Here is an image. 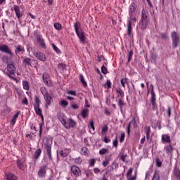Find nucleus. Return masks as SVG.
<instances>
[{
	"mask_svg": "<svg viewBox=\"0 0 180 180\" xmlns=\"http://www.w3.org/2000/svg\"><path fill=\"white\" fill-rule=\"evenodd\" d=\"M44 154L49 161H53V155L51 154V148L53 147V138L50 136L44 139Z\"/></svg>",
	"mask_w": 180,
	"mask_h": 180,
	"instance_id": "obj_1",
	"label": "nucleus"
},
{
	"mask_svg": "<svg viewBox=\"0 0 180 180\" xmlns=\"http://www.w3.org/2000/svg\"><path fill=\"white\" fill-rule=\"evenodd\" d=\"M58 117L60 122L66 129H74V127H76L77 122L72 118H64V114H59Z\"/></svg>",
	"mask_w": 180,
	"mask_h": 180,
	"instance_id": "obj_2",
	"label": "nucleus"
},
{
	"mask_svg": "<svg viewBox=\"0 0 180 180\" xmlns=\"http://www.w3.org/2000/svg\"><path fill=\"white\" fill-rule=\"evenodd\" d=\"M3 72L13 81H18V79L15 77L16 67L13 63H8Z\"/></svg>",
	"mask_w": 180,
	"mask_h": 180,
	"instance_id": "obj_3",
	"label": "nucleus"
},
{
	"mask_svg": "<svg viewBox=\"0 0 180 180\" xmlns=\"http://www.w3.org/2000/svg\"><path fill=\"white\" fill-rule=\"evenodd\" d=\"M73 27L75 29V32L79 37L81 43H85V33L84 32V30L81 29V23L79 22H75L73 24Z\"/></svg>",
	"mask_w": 180,
	"mask_h": 180,
	"instance_id": "obj_4",
	"label": "nucleus"
},
{
	"mask_svg": "<svg viewBox=\"0 0 180 180\" xmlns=\"http://www.w3.org/2000/svg\"><path fill=\"white\" fill-rule=\"evenodd\" d=\"M148 15H147V11L146 9H142L141 11V20L139 21V27L141 30H146L147 29V26H148Z\"/></svg>",
	"mask_w": 180,
	"mask_h": 180,
	"instance_id": "obj_5",
	"label": "nucleus"
},
{
	"mask_svg": "<svg viewBox=\"0 0 180 180\" xmlns=\"http://www.w3.org/2000/svg\"><path fill=\"white\" fill-rule=\"evenodd\" d=\"M42 79L45 85H46L49 88H51V86H53V82L51 81V79L50 78V75H49V73H43Z\"/></svg>",
	"mask_w": 180,
	"mask_h": 180,
	"instance_id": "obj_6",
	"label": "nucleus"
},
{
	"mask_svg": "<svg viewBox=\"0 0 180 180\" xmlns=\"http://www.w3.org/2000/svg\"><path fill=\"white\" fill-rule=\"evenodd\" d=\"M172 40L173 49H176L178 47V41H179V35L175 31L172 32Z\"/></svg>",
	"mask_w": 180,
	"mask_h": 180,
	"instance_id": "obj_7",
	"label": "nucleus"
},
{
	"mask_svg": "<svg viewBox=\"0 0 180 180\" xmlns=\"http://www.w3.org/2000/svg\"><path fill=\"white\" fill-rule=\"evenodd\" d=\"M151 97H150V103L152 105V109H156L157 108V103H156V98H155V92H154V86L151 85Z\"/></svg>",
	"mask_w": 180,
	"mask_h": 180,
	"instance_id": "obj_8",
	"label": "nucleus"
},
{
	"mask_svg": "<svg viewBox=\"0 0 180 180\" xmlns=\"http://www.w3.org/2000/svg\"><path fill=\"white\" fill-rule=\"evenodd\" d=\"M0 51L1 53H4L5 54H8L11 57L13 56L12 50H11V48H9V46L6 44L0 45Z\"/></svg>",
	"mask_w": 180,
	"mask_h": 180,
	"instance_id": "obj_9",
	"label": "nucleus"
},
{
	"mask_svg": "<svg viewBox=\"0 0 180 180\" xmlns=\"http://www.w3.org/2000/svg\"><path fill=\"white\" fill-rule=\"evenodd\" d=\"M70 172H72L75 178H78L81 175V169L77 165H72L70 167Z\"/></svg>",
	"mask_w": 180,
	"mask_h": 180,
	"instance_id": "obj_10",
	"label": "nucleus"
},
{
	"mask_svg": "<svg viewBox=\"0 0 180 180\" xmlns=\"http://www.w3.org/2000/svg\"><path fill=\"white\" fill-rule=\"evenodd\" d=\"M137 12V5L133 2L129 5V16H136Z\"/></svg>",
	"mask_w": 180,
	"mask_h": 180,
	"instance_id": "obj_11",
	"label": "nucleus"
},
{
	"mask_svg": "<svg viewBox=\"0 0 180 180\" xmlns=\"http://www.w3.org/2000/svg\"><path fill=\"white\" fill-rule=\"evenodd\" d=\"M47 175V165L41 166L38 171V178H45Z\"/></svg>",
	"mask_w": 180,
	"mask_h": 180,
	"instance_id": "obj_12",
	"label": "nucleus"
},
{
	"mask_svg": "<svg viewBox=\"0 0 180 180\" xmlns=\"http://www.w3.org/2000/svg\"><path fill=\"white\" fill-rule=\"evenodd\" d=\"M16 164L19 169H21V171H25V169L26 168V160H25V159H18Z\"/></svg>",
	"mask_w": 180,
	"mask_h": 180,
	"instance_id": "obj_13",
	"label": "nucleus"
},
{
	"mask_svg": "<svg viewBox=\"0 0 180 180\" xmlns=\"http://www.w3.org/2000/svg\"><path fill=\"white\" fill-rule=\"evenodd\" d=\"M34 57L39 60V61H42L44 63L46 61L47 58H46V55L43 52L37 51L34 53Z\"/></svg>",
	"mask_w": 180,
	"mask_h": 180,
	"instance_id": "obj_14",
	"label": "nucleus"
},
{
	"mask_svg": "<svg viewBox=\"0 0 180 180\" xmlns=\"http://www.w3.org/2000/svg\"><path fill=\"white\" fill-rule=\"evenodd\" d=\"M131 124H133L134 126V129H136L137 127V122H136V119H133L131 121H130L129 122V124H127V133L128 134V136H130V129H131Z\"/></svg>",
	"mask_w": 180,
	"mask_h": 180,
	"instance_id": "obj_15",
	"label": "nucleus"
},
{
	"mask_svg": "<svg viewBox=\"0 0 180 180\" xmlns=\"http://www.w3.org/2000/svg\"><path fill=\"white\" fill-rule=\"evenodd\" d=\"M44 99L46 102V108H48V106L51 105V102L53 101V96H51L50 94L44 96Z\"/></svg>",
	"mask_w": 180,
	"mask_h": 180,
	"instance_id": "obj_16",
	"label": "nucleus"
},
{
	"mask_svg": "<svg viewBox=\"0 0 180 180\" xmlns=\"http://www.w3.org/2000/svg\"><path fill=\"white\" fill-rule=\"evenodd\" d=\"M115 92L118 99H123L124 98V91L120 87L115 88Z\"/></svg>",
	"mask_w": 180,
	"mask_h": 180,
	"instance_id": "obj_17",
	"label": "nucleus"
},
{
	"mask_svg": "<svg viewBox=\"0 0 180 180\" xmlns=\"http://www.w3.org/2000/svg\"><path fill=\"white\" fill-rule=\"evenodd\" d=\"M18 176L12 173H6L4 180H18Z\"/></svg>",
	"mask_w": 180,
	"mask_h": 180,
	"instance_id": "obj_18",
	"label": "nucleus"
},
{
	"mask_svg": "<svg viewBox=\"0 0 180 180\" xmlns=\"http://www.w3.org/2000/svg\"><path fill=\"white\" fill-rule=\"evenodd\" d=\"M22 65L24 67H32V58H24L22 60Z\"/></svg>",
	"mask_w": 180,
	"mask_h": 180,
	"instance_id": "obj_19",
	"label": "nucleus"
},
{
	"mask_svg": "<svg viewBox=\"0 0 180 180\" xmlns=\"http://www.w3.org/2000/svg\"><path fill=\"white\" fill-rule=\"evenodd\" d=\"M37 40L42 49H46V42L41 35H37Z\"/></svg>",
	"mask_w": 180,
	"mask_h": 180,
	"instance_id": "obj_20",
	"label": "nucleus"
},
{
	"mask_svg": "<svg viewBox=\"0 0 180 180\" xmlns=\"http://www.w3.org/2000/svg\"><path fill=\"white\" fill-rule=\"evenodd\" d=\"M162 143H167V144H171V136L168 134L162 135Z\"/></svg>",
	"mask_w": 180,
	"mask_h": 180,
	"instance_id": "obj_21",
	"label": "nucleus"
},
{
	"mask_svg": "<svg viewBox=\"0 0 180 180\" xmlns=\"http://www.w3.org/2000/svg\"><path fill=\"white\" fill-rule=\"evenodd\" d=\"M164 150H165L166 154L171 155L174 153V148H172V145L171 144L166 145Z\"/></svg>",
	"mask_w": 180,
	"mask_h": 180,
	"instance_id": "obj_22",
	"label": "nucleus"
},
{
	"mask_svg": "<svg viewBox=\"0 0 180 180\" xmlns=\"http://www.w3.org/2000/svg\"><path fill=\"white\" fill-rule=\"evenodd\" d=\"M144 129L146 136V140L148 141L150 140V135L151 134V127H150V126H146Z\"/></svg>",
	"mask_w": 180,
	"mask_h": 180,
	"instance_id": "obj_23",
	"label": "nucleus"
},
{
	"mask_svg": "<svg viewBox=\"0 0 180 180\" xmlns=\"http://www.w3.org/2000/svg\"><path fill=\"white\" fill-rule=\"evenodd\" d=\"M20 113V112L18 111L13 117V118L11 120V124H12V126H15V123H16V120H18V118L19 117V114Z\"/></svg>",
	"mask_w": 180,
	"mask_h": 180,
	"instance_id": "obj_24",
	"label": "nucleus"
},
{
	"mask_svg": "<svg viewBox=\"0 0 180 180\" xmlns=\"http://www.w3.org/2000/svg\"><path fill=\"white\" fill-rule=\"evenodd\" d=\"M14 11L15 12V15L18 18V19H20V8H19V6L18 5H14Z\"/></svg>",
	"mask_w": 180,
	"mask_h": 180,
	"instance_id": "obj_25",
	"label": "nucleus"
},
{
	"mask_svg": "<svg viewBox=\"0 0 180 180\" xmlns=\"http://www.w3.org/2000/svg\"><path fill=\"white\" fill-rule=\"evenodd\" d=\"M127 34H128V36H131V33L133 32V27H131L130 20H127Z\"/></svg>",
	"mask_w": 180,
	"mask_h": 180,
	"instance_id": "obj_26",
	"label": "nucleus"
},
{
	"mask_svg": "<svg viewBox=\"0 0 180 180\" xmlns=\"http://www.w3.org/2000/svg\"><path fill=\"white\" fill-rule=\"evenodd\" d=\"M40 155H41V149L38 148L34 153V158L35 160H39V158H40Z\"/></svg>",
	"mask_w": 180,
	"mask_h": 180,
	"instance_id": "obj_27",
	"label": "nucleus"
},
{
	"mask_svg": "<svg viewBox=\"0 0 180 180\" xmlns=\"http://www.w3.org/2000/svg\"><path fill=\"white\" fill-rule=\"evenodd\" d=\"M117 103L121 112H123V107L124 106V105H126V103H124V101H123V98H118Z\"/></svg>",
	"mask_w": 180,
	"mask_h": 180,
	"instance_id": "obj_28",
	"label": "nucleus"
},
{
	"mask_svg": "<svg viewBox=\"0 0 180 180\" xmlns=\"http://www.w3.org/2000/svg\"><path fill=\"white\" fill-rule=\"evenodd\" d=\"M89 115V110L87 108H84L81 111V115L83 119H86V117Z\"/></svg>",
	"mask_w": 180,
	"mask_h": 180,
	"instance_id": "obj_29",
	"label": "nucleus"
},
{
	"mask_svg": "<svg viewBox=\"0 0 180 180\" xmlns=\"http://www.w3.org/2000/svg\"><path fill=\"white\" fill-rule=\"evenodd\" d=\"M22 86L23 89H25V91H29V89H30V85L29 84V82L26 80L22 81Z\"/></svg>",
	"mask_w": 180,
	"mask_h": 180,
	"instance_id": "obj_30",
	"label": "nucleus"
},
{
	"mask_svg": "<svg viewBox=\"0 0 180 180\" xmlns=\"http://www.w3.org/2000/svg\"><path fill=\"white\" fill-rule=\"evenodd\" d=\"M79 79L80 82L82 84V85L84 86V88L86 86H88V84H86V82L85 81V78L84 77V75H79Z\"/></svg>",
	"mask_w": 180,
	"mask_h": 180,
	"instance_id": "obj_31",
	"label": "nucleus"
},
{
	"mask_svg": "<svg viewBox=\"0 0 180 180\" xmlns=\"http://www.w3.org/2000/svg\"><path fill=\"white\" fill-rule=\"evenodd\" d=\"M80 153L82 155H85L86 157L89 154V150L86 148V147H83L82 148Z\"/></svg>",
	"mask_w": 180,
	"mask_h": 180,
	"instance_id": "obj_32",
	"label": "nucleus"
},
{
	"mask_svg": "<svg viewBox=\"0 0 180 180\" xmlns=\"http://www.w3.org/2000/svg\"><path fill=\"white\" fill-rule=\"evenodd\" d=\"M35 112L38 115V116H41L42 119H44L43 114H41V109H40V106L34 107Z\"/></svg>",
	"mask_w": 180,
	"mask_h": 180,
	"instance_id": "obj_33",
	"label": "nucleus"
},
{
	"mask_svg": "<svg viewBox=\"0 0 180 180\" xmlns=\"http://www.w3.org/2000/svg\"><path fill=\"white\" fill-rule=\"evenodd\" d=\"M126 84H129V79H127V77L121 79V85L123 88H126Z\"/></svg>",
	"mask_w": 180,
	"mask_h": 180,
	"instance_id": "obj_34",
	"label": "nucleus"
},
{
	"mask_svg": "<svg viewBox=\"0 0 180 180\" xmlns=\"http://www.w3.org/2000/svg\"><path fill=\"white\" fill-rule=\"evenodd\" d=\"M18 53H25V48L21 45H18L16 46L15 54H18Z\"/></svg>",
	"mask_w": 180,
	"mask_h": 180,
	"instance_id": "obj_35",
	"label": "nucleus"
},
{
	"mask_svg": "<svg viewBox=\"0 0 180 180\" xmlns=\"http://www.w3.org/2000/svg\"><path fill=\"white\" fill-rule=\"evenodd\" d=\"M40 91L42 94L43 96H45L46 95H48L49 94V91L46 87H41Z\"/></svg>",
	"mask_w": 180,
	"mask_h": 180,
	"instance_id": "obj_36",
	"label": "nucleus"
},
{
	"mask_svg": "<svg viewBox=\"0 0 180 180\" xmlns=\"http://www.w3.org/2000/svg\"><path fill=\"white\" fill-rule=\"evenodd\" d=\"M88 127L89 129H91V130H93V131H95V124L94 122V120H90L89 121V124H88Z\"/></svg>",
	"mask_w": 180,
	"mask_h": 180,
	"instance_id": "obj_37",
	"label": "nucleus"
},
{
	"mask_svg": "<svg viewBox=\"0 0 180 180\" xmlns=\"http://www.w3.org/2000/svg\"><path fill=\"white\" fill-rule=\"evenodd\" d=\"M108 151H109V149H106L105 148H103L99 150V155H105V154H108Z\"/></svg>",
	"mask_w": 180,
	"mask_h": 180,
	"instance_id": "obj_38",
	"label": "nucleus"
},
{
	"mask_svg": "<svg viewBox=\"0 0 180 180\" xmlns=\"http://www.w3.org/2000/svg\"><path fill=\"white\" fill-rule=\"evenodd\" d=\"M108 125H104L101 129L102 136L106 135V133H108Z\"/></svg>",
	"mask_w": 180,
	"mask_h": 180,
	"instance_id": "obj_39",
	"label": "nucleus"
},
{
	"mask_svg": "<svg viewBox=\"0 0 180 180\" xmlns=\"http://www.w3.org/2000/svg\"><path fill=\"white\" fill-rule=\"evenodd\" d=\"M53 27L56 30H61V28L63 27V25L60 23V22H55L53 24Z\"/></svg>",
	"mask_w": 180,
	"mask_h": 180,
	"instance_id": "obj_40",
	"label": "nucleus"
},
{
	"mask_svg": "<svg viewBox=\"0 0 180 180\" xmlns=\"http://www.w3.org/2000/svg\"><path fill=\"white\" fill-rule=\"evenodd\" d=\"M74 162H75V164H76V165H79L82 164V159L80 157L74 159Z\"/></svg>",
	"mask_w": 180,
	"mask_h": 180,
	"instance_id": "obj_41",
	"label": "nucleus"
},
{
	"mask_svg": "<svg viewBox=\"0 0 180 180\" xmlns=\"http://www.w3.org/2000/svg\"><path fill=\"white\" fill-rule=\"evenodd\" d=\"M59 104L60 105V106H63V108H67V106H68V101L65 100H62L59 102Z\"/></svg>",
	"mask_w": 180,
	"mask_h": 180,
	"instance_id": "obj_42",
	"label": "nucleus"
},
{
	"mask_svg": "<svg viewBox=\"0 0 180 180\" xmlns=\"http://www.w3.org/2000/svg\"><path fill=\"white\" fill-rule=\"evenodd\" d=\"M52 48L54 50V51H56V53H57V54H61V50H60V49H58V47H57V46H56V44H52Z\"/></svg>",
	"mask_w": 180,
	"mask_h": 180,
	"instance_id": "obj_43",
	"label": "nucleus"
},
{
	"mask_svg": "<svg viewBox=\"0 0 180 180\" xmlns=\"http://www.w3.org/2000/svg\"><path fill=\"white\" fill-rule=\"evenodd\" d=\"M130 21L131 25H133V23H136L137 19L136 18V15L129 16V19L128 20Z\"/></svg>",
	"mask_w": 180,
	"mask_h": 180,
	"instance_id": "obj_44",
	"label": "nucleus"
},
{
	"mask_svg": "<svg viewBox=\"0 0 180 180\" xmlns=\"http://www.w3.org/2000/svg\"><path fill=\"white\" fill-rule=\"evenodd\" d=\"M40 106V98H39V96H35V103L34 107H39Z\"/></svg>",
	"mask_w": 180,
	"mask_h": 180,
	"instance_id": "obj_45",
	"label": "nucleus"
},
{
	"mask_svg": "<svg viewBox=\"0 0 180 180\" xmlns=\"http://www.w3.org/2000/svg\"><path fill=\"white\" fill-rule=\"evenodd\" d=\"M105 88L107 89H110V88H112V82H110V80H107L105 84Z\"/></svg>",
	"mask_w": 180,
	"mask_h": 180,
	"instance_id": "obj_46",
	"label": "nucleus"
},
{
	"mask_svg": "<svg viewBox=\"0 0 180 180\" xmlns=\"http://www.w3.org/2000/svg\"><path fill=\"white\" fill-rule=\"evenodd\" d=\"M152 180H160V174L157 171L155 172V174L153 175Z\"/></svg>",
	"mask_w": 180,
	"mask_h": 180,
	"instance_id": "obj_47",
	"label": "nucleus"
},
{
	"mask_svg": "<svg viewBox=\"0 0 180 180\" xmlns=\"http://www.w3.org/2000/svg\"><path fill=\"white\" fill-rule=\"evenodd\" d=\"M174 176L177 178V179L180 180V170L176 169L174 170Z\"/></svg>",
	"mask_w": 180,
	"mask_h": 180,
	"instance_id": "obj_48",
	"label": "nucleus"
},
{
	"mask_svg": "<svg viewBox=\"0 0 180 180\" xmlns=\"http://www.w3.org/2000/svg\"><path fill=\"white\" fill-rule=\"evenodd\" d=\"M131 58H133V51L132 50H131L128 53V63H130V61H131Z\"/></svg>",
	"mask_w": 180,
	"mask_h": 180,
	"instance_id": "obj_49",
	"label": "nucleus"
},
{
	"mask_svg": "<svg viewBox=\"0 0 180 180\" xmlns=\"http://www.w3.org/2000/svg\"><path fill=\"white\" fill-rule=\"evenodd\" d=\"M162 165V162L161 161V160H160V158H156V166L158 167H160Z\"/></svg>",
	"mask_w": 180,
	"mask_h": 180,
	"instance_id": "obj_50",
	"label": "nucleus"
},
{
	"mask_svg": "<svg viewBox=\"0 0 180 180\" xmlns=\"http://www.w3.org/2000/svg\"><path fill=\"white\" fill-rule=\"evenodd\" d=\"M59 154H60V155H61L63 158L68 157V153L64 152V150H63L59 151Z\"/></svg>",
	"mask_w": 180,
	"mask_h": 180,
	"instance_id": "obj_51",
	"label": "nucleus"
},
{
	"mask_svg": "<svg viewBox=\"0 0 180 180\" xmlns=\"http://www.w3.org/2000/svg\"><path fill=\"white\" fill-rule=\"evenodd\" d=\"M131 174H133V169L129 168L127 173V178L131 177Z\"/></svg>",
	"mask_w": 180,
	"mask_h": 180,
	"instance_id": "obj_52",
	"label": "nucleus"
},
{
	"mask_svg": "<svg viewBox=\"0 0 180 180\" xmlns=\"http://www.w3.org/2000/svg\"><path fill=\"white\" fill-rule=\"evenodd\" d=\"M102 165L104 167H108V165H109V159H105L104 161H103Z\"/></svg>",
	"mask_w": 180,
	"mask_h": 180,
	"instance_id": "obj_53",
	"label": "nucleus"
},
{
	"mask_svg": "<svg viewBox=\"0 0 180 180\" xmlns=\"http://www.w3.org/2000/svg\"><path fill=\"white\" fill-rule=\"evenodd\" d=\"M101 72H103V74H108V68H106V67H105V65H103L101 67Z\"/></svg>",
	"mask_w": 180,
	"mask_h": 180,
	"instance_id": "obj_54",
	"label": "nucleus"
},
{
	"mask_svg": "<svg viewBox=\"0 0 180 180\" xmlns=\"http://www.w3.org/2000/svg\"><path fill=\"white\" fill-rule=\"evenodd\" d=\"M58 68L60 70H65L66 66H65V64H64V63H59V64L58 65Z\"/></svg>",
	"mask_w": 180,
	"mask_h": 180,
	"instance_id": "obj_55",
	"label": "nucleus"
},
{
	"mask_svg": "<svg viewBox=\"0 0 180 180\" xmlns=\"http://www.w3.org/2000/svg\"><path fill=\"white\" fill-rule=\"evenodd\" d=\"M95 162H96V160H95V159H91L89 160V166L90 167H95Z\"/></svg>",
	"mask_w": 180,
	"mask_h": 180,
	"instance_id": "obj_56",
	"label": "nucleus"
},
{
	"mask_svg": "<svg viewBox=\"0 0 180 180\" xmlns=\"http://www.w3.org/2000/svg\"><path fill=\"white\" fill-rule=\"evenodd\" d=\"M103 141H104V143L108 144V143H110V138H108V136H106V135H105V137H104Z\"/></svg>",
	"mask_w": 180,
	"mask_h": 180,
	"instance_id": "obj_57",
	"label": "nucleus"
},
{
	"mask_svg": "<svg viewBox=\"0 0 180 180\" xmlns=\"http://www.w3.org/2000/svg\"><path fill=\"white\" fill-rule=\"evenodd\" d=\"M68 95H72L73 96H77V91H68Z\"/></svg>",
	"mask_w": 180,
	"mask_h": 180,
	"instance_id": "obj_58",
	"label": "nucleus"
},
{
	"mask_svg": "<svg viewBox=\"0 0 180 180\" xmlns=\"http://www.w3.org/2000/svg\"><path fill=\"white\" fill-rule=\"evenodd\" d=\"M94 174H96V175H98V174H101V170L99 168L95 167L94 169Z\"/></svg>",
	"mask_w": 180,
	"mask_h": 180,
	"instance_id": "obj_59",
	"label": "nucleus"
},
{
	"mask_svg": "<svg viewBox=\"0 0 180 180\" xmlns=\"http://www.w3.org/2000/svg\"><path fill=\"white\" fill-rule=\"evenodd\" d=\"M126 157H127V155H120V159L121 160V161H123V162H124V161H126Z\"/></svg>",
	"mask_w": 180,
	"mask_h": 180,
	"instance_id": "obj_60",
	"label": "nucleus"
},
{
	"mask_svg": "<svg viewBox=\"0 0 180 180\" xmlns=\"http://www.w3.org/2000/svg\"><path fill=\"white\" fill-rule=\"evenodd\" d=\"M124 137H126V134L124 133H122L120 136V143H123V141H124Z\"/></svg>",
	"mask_w": 180,
	"mask_h": 180,
	"instance_id": "obj_61",
	"label": "nucleus"
},
{
	"mask_svg": "<svg viewBox=\"0 0 180 180\" xmlns=\"http://www.w3.org/2000/svg\"><path fill=\"white\" fill-rule=\"evenodd\" d=\"M71 108L77 110V109H79V106L77 104H72Z\"/></svg>",
	"mask_w": 180,
	"mask_h": 180,
	"instance_id": "obj_62",
	"label": "nucleus"
},
{
	"mask_svg": "<svg viewBox=\"0 0 180 180\" xmlns=\"http://www.w3.org/2000/svg\"><path fill=\"white\" fill-rule=\"evenodd\" d=\"M166 112L169 117H171V108L169 107L167 108V110Z\"/></svg>",
	"mask_w": 180,
	"mask_h": 180,
	"instance_id": "obj_63",
	"label": "nucleus"
},
{
	"mask_svg": "<svg viewBox=\"0 0 180 180\" xmlns=\"http://www.w3.org/2000/svg\"><path fill=\"white\" fill-rule=\"evenodd\" d=\"M136 179H137V177L136 176L127 178V180H136Z\"/></svg>",
	"mask_w": 180,
	"mask_h": 180,
	"instance_id": "obj_64",
	"label": "nucleus"
}]
</instances>
